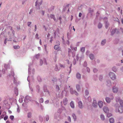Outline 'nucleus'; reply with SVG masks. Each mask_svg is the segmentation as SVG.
Returning <instances> with one entry per match:
<instances>
[{"label":"nucleus","instance_id":"nucleus-2","mask_svg":"<svg viewBox=\"0 0 123 123\" xmlns=\"http://www.w3.org/2000/svg\"><path fill=\"white\" fill-rule=\"evenodd\" d=\"M109 75L111 78L112 80H114L116 79V76L114 73L112 72H110L109 73Z\"/></svg>","mask_w":123,"mask_h":123},{"label":"nucleus","instance_id":"nucleus-49","mask_svg":"<svg viewBox=\"0 0 123 123\" xmlns=\"http://www.w3.org/2000/svg\"><path fill=\"white\" fill-rule=\"evenodd\" d=\"M72 64L71 63L70 64V67H69V68L70 69V70H71V66H72Z\"/></svg>","mask_w":123,"mask_h":123},{"label":"nucleus","instance_id":"nucleus-51","mask_svg":"<svg viewBox=\"0 0 123 123\" xmlns=\"http://www.w3.org/2000/svg\"><path fill=\"white\" fill-rule=\"evenodd\" d=\"M44 12L43 11H42V14L43 15H44Z\"/></svg>","mask_w":123,"mask_h":123},{"label":"nucleus","instance_id":"nucleus-32","mask_svg":"<svg viewBox=\"0 0 123 123\" xmlns=\"http://www.w3.org/2000/svg\"><path fill=\"white\" fill-rule=\"evenodd\" d=\"M10 118L11 120H12L14 119V116H13L11 115L10 116Z\"/></svg>","mask_w":123,"mask_h":123},{"label":"nucleus","instance_id":"nucleus-23","mask_svg":"<svg viewBox=\"0 0 123 123\" xmlns=\"http://www.w3.org/2000/svg\"><path fill=\"white\" fill-rule=\"evenodd\" d=\"M106 42V40H103L101 43V44L103 45L104 44H105Z\"/></svg>","mask_w":123,"mask_h":123},{"label":"nucleus","instance_id":"nucleus-20","mask_svg":"<svg viewBox=\"0 0 123 123\" xmlns=\"http://www.w3.org/2000/svg\"><path fill=\"white\" fill-rule=\"evenodd\" d=\"M55 88L57 91H59L60 90V88L58 85H56L55 86Z\"/></svg>","mask_w":123,"mask_h":123},{"label":"nucleus","instance_id":"nucleus-1","mask_svg":"<svg viewBox=\"0 0 123 123\" xmlns=\"http://www.w3.org/2000/svg\"><path fill=\"white\" fill-rule=\"evenodd\" d=\"M120 98H118L116 99L117 102L119 101L121 106L118 107H117L115 108V111L116 112H119L120 113H122L123 112V101L121 100H120Z\"/></svg>","mask_w":123,"mask_h":123},{"label":"nucleus","instance_id":"nucleus-55","mask_svg":"<svg viewBox=\"0 0 123 123\" xmlns=\"http://www.w3.org/2000/svg\"><path fill=\"white\" fill-rule=\"evenodd\" d=\"M105 27L106 28H107L108 27V25H107V24H106Z\"/></svg>","mask_w":123,"mask_h":123},{"label":"nucleus","instance_id":"nucleus-25","mask_svg":"<svg viewBox=\"0 0 123 123\" xmlns=\"http://www.w3.org/2000/svg\"><path fill=\"white\" fill-rule=\"evenodd\" d=\"M112 114L111 113H108L107 114V117H111V116H112Z\"/></svg>","mask_w":123,"mask_h":123},{"label":"nucleus","instance_id":"nucleus-14","mask_svg":"<svg viewBox=\"0 0 123 123\" xmlns=\"http://www.w3.org/2000/svg\"><path fill=\"white\" fill-rule=\"evenodd\" d=\"M105 100L106 102L108 103H110L111 101L110 99L108 97H107L105 98Z\"/></svg>","mask_w":123,"mask_h":123},{"label":"nucleus","instance_id":"nucleus-50","mask_svg":"<svg viewBox=\"0 0 123 123\" xmlns=\"http://www.w3.org/2000/svg\"><path fill=\"white\" fill-rule=\"evenodd\" d=\"M49 101L48 100H47L45 102L46 104L48 103L49 102Z\"/></svg>","mask_w":123,"mask_h":123},{"label":"nucleus","instance_id":"nucleus-11","mask_svg":"<svg viewBox=\"0 0 123 123\" xmlns=\"http://www.w3.org/2000/svg\"><path fill=\"white\" fill-rule=\"evenodd\" d=\"M109 122L111 123H113L115 121L114 119L113 118H111L109 119Z\"/></svg>","mask_w":123,"mask_h":123},{"label":"nucleus","instance_id":"nucleus-63","mask_svg":"<svg viewBox=\"0 0 123 123\" xmlns=\"http://www.w3.org/2000/svg\"><path fill=\"white\" fill-rule=\"evenodd\" d=\"M73 18V16L72 15L71 16V20H72Z\"/></svg>","mask_w":123,"mask_h":123},{"label":"nucleus","instance_id":"nucleus-30","mask_svg":"<svg viewBox=\"0 0 123 123\" xmlns=\"http://www.w3.org/2000/svg\"><path fill=\"white\" fill-rule=\"evenodd\" d=\"M39 102L40 103H42L43 102V98H41L39 100Z\"/></svg>","mask_w":123,"mask_h":123},{"label":"nucleus","instance_id":"nucleus-35","mask_svg":"<svg viewBox=\"0 0 123 123\" xmlns=\"http://www.w3.org/2000/svg\"><path fill=\"white\" fill-rule=\"evenodd\" d=\"M97 71L98 70L96 68H94L93 70V71L94 73H96L97 72Z\"/></svg>","mask_w":123,"mask_h":123},{"label":"nucleus","instance_id":"nucleus-56","mask_svg":"<svg viewBox=\"0 0 123 123\" xmlns=\"http://www.w3.org/2000/svg\"><path fill=\"white\" fill-rule=\"evenodd\" d=\"M120 30L123 33V29L122 28H121Z\"/></svg>","mask_w":123,"mask_h":123},{"label":"nucleus","instance_id":"nucleus-31","mask_svg":"<svg viewBox=\"0 0 123 123\" xmlns=\"http://www.w3.org/2000/svg\"><path fill=\"white\" fill-rule=\"evenodd\" d=\"M85 48L82 47L81 49V51L82 52H83L85 51Z\"/></svg>","mask_w":123,"mask_h":123},{"label":"nucleus","instance_id":"nucleus-48","mask_svg":"<svg viewBox=\"0 0 123 123\" xmlns=\"http://www.w3.org/2000/svg\"><path fill=\"white\" fill-rule=\"evenodd\" d=\"M17 111L18 112H19L20 111V110L19 108H18L17 109Z\"/></svg>","mask_w":123,"mask_h":123},{"label":"nucleus","instance_id":"nucleus-22","mask_svg":"<svg viewBox=\"0 0 123 123\" xmlns=\"http://www.w3.org/2000/svg\"><path fill=\"white\" fill-rule=\"evenodd\" d=\"M90 58L91 59L93 60L94 58V56L92 54H91L90 55Z\"/></svg>","mask_w":123,"mask_h":123},{"label":"nucleus","instance_id":"nucleus-64","mask_svg":"<svg viewBox=\"0 0 123 123\" xmlns=\"http://www.w3.org/2000/svg\"><path fill=\"white\" fill-rule=\"evenodd\" d=\"M36 30H37V29L35 28V29H34V31H36Z\"/></svg>","mask_w":123,"mask_h":123},{"label":"nucleus","instance_id":"nucleus-54","mask_svg":"<svg viewBox=\"0 0 123 123\" xmlns=\"http://www.w3.org/2000/svg\"><path fill=\"white\" fill-rule=\"evenodd\" d=\"M87 70L88 72H89L90 71V69L89 68H87Z\"/></svg>","mask_w":123,"mask_h":123},{"label":"nucleus","instance_id":"nucleus-27","mask_svg":"<svg viewBox=\"0 0 123 123\" xmlns=\"http://www.w3.org/2000/svg\"><path fill=\"white\" fill-rule=\"evenodd\" d=\"M55 6H51L50 8V11H52L54 10V8Z\"/></svg>","mask_w":123,"mask_h":123},{"label":"nucleus","instance_id":"nucleus-58","mask_svg":"<svg viewBox=\"0 0 123 123\" xmlns=\"http://www.w3.org/2000/svg\"><path fill=\"white\" fill-rule=\"evenodd\" d=\"M40 43L41 45L42 43L41 42V39H40Z\"/></svg>","mask_w":123,"mask_h":123},{"label":"nucleus","instance_id":"nucleus-61","mask_svg":"<svg viewBox=\"0 0 123 123\" xmlns=\"http://www.w3.org/2000/svg\"><path fill=\"white\" fill-rule=\"evenodd\" d=\"M7 66V65H5V68H6V67Z\"/></svg>","mask_w":123,"mask_h":123},{"label":"nucleus","instance_id":"nucleus-57","mask_svg":"<svg viewBox=\"0 0 123 123\" xmlns=\"http://www.w3.org/2000/svg\"><path fill=\"white\" fill-rule=\"evenodd\" d=\"M67 43L68 44H69V41H67Z\"/></svg>","mask_w":123,"mask_h":123},{"label":"nucleus","instance_id":"nucleus-13","mask_svg":"<svg viewBox=\"0 0 123 123\" xmlns=\"http://www.w3.org/2000/svg\"><path fill=\"white\" fill-rule=\"evenodd\" d=\"M76 88L77 90L78 91H79L80 90V86L79 85H77L76 86Z\"/></svg>","mask_w":123,"mask_h":123},{"label":"nucleus","instance_id":"nucleus-8","mask_svg":"<svg viewBox=\"0 0 123 123\" xmlns=\"http://www.w3.org/2000/svg\"><path fill=\"white\" fill-rule=\"evenodd\" d=\"M97 103L96 102L95 100H94L92 104V105L94 107H96L97 106Z\"/></svg>","mask_w":123,"mask_h":123},{"label":"nucleus","instance_id":"nucleus-12","mask_svg":"<svg viewBox=\"0 0 123 123\" xmlns=\"http://www.w3.org/2000/svg\"><path fill=\"white\" fill-rule=\"evenodd\" d=\"M28 98L29 96H27L25 97L24 100V101L25 102L27 103L28 102Z\"/></svg>","mask_w":123,"mask_h":123},{"label":"nucleus","instance_id":"nucleus-37","mask_svg":"<svg viewBox=\"0 0 123 123\" xmlns=\"http://www.w3.org/2000/svg\"><path fill=\"white\" fill-rule=\"evenodd\" d=\"M38 35L37 34L35 35V37L37 39H39V37H38Z\"/></svg>","mask_w":123,"mask_h":123},{"label":"nucleus","instance_id":"nucleus-29","mask_svg":"<svg viewBox=\"0 0 123 123\" xmlns=\"http://www.w3.org/2000/svg\"><path fill=\"white\" fill-rule=\"evenodd\" d=\"M31 114L30 113H29L28 114V118H30L31 117Z\"/></svg>","mask_w":123,"mask_h":123},{"label":"nucleus","instance_id":"nucleus-43","mask_svg":"<svg viewBox=\"0 0 123 123\" xmlns=\"http://www.w3.org/2000/svg\"><path fill=\"white\" fill-rule=\"evenodd\" d=\"M8 39L7 38L4 41V43L6 44L7 43V41H8Z\"/></svg>","mask_w":123,"mask_h":123},{"label":"nucleus","instance_id":"nucleus-33","mask_svg":"<svg viewBox=\"0 0 123 123\" xmlns=\"http://www.w3.org/2000/svg\"><path fill=\"white\" fill-rule=\"evenodd\" d=\"M8 118V117L7 116H5L4 118V119L5 120H6Z\"/></svg>","mask_w":123,"mask_h":123},{"label":"nucleus","instance_id":"nucleus-6","mask_svg":"<svg viewBox=\"0 0 123 123\" xmlns=\"http://www.w3.org/2000/svg\"><path fill=\"white\" fill-rule=\"evenodd\" d=\"M79 107L80 108H82L83 107V105L82 102L80 101L78 103Z\"/></svg>","mask_w":123,"mask_h":123},{"label":"nucleus","instance_id":"nucleus-45","mask_svg":"<svg viewBox=\"0 0 123 123\" xmlns=\"http://www.w3.org/2000/svg\"><path fill=\"white\" fill-rule=\"evenodd\" d=\"M82 14L81 12L79 13V17H81L82 16Z\"/></svg>","mask_w":123,"mask_h":123},{"label":"nucleus","instance_id":"nucleus-44","mask_svg":"<svg viewBox=\"0 0 123 123\" xmlns=\"http://www.w3.org/2000/svg\"><path fill=\"white\" fill-rule=\"evenodd\" d=\"M102 79V77L101 76H100L99 77V79L100 80H101Z\"/></svg>","mask_w":123,"mask_h":123},{"label":"nucleus","instance_id":"nucleus-17","mask_svg":"<svg viewBox=\"0 0 123 123\" xmlns=\"http://www.w3.org/2000/svg\"><path fill=\"white\" fill-rule=\"evenodd\" d=\"M76 77L78 79H80L81 78V75L79 73H77L76 74Z\"/></svg>","mask_w":123,"mask_h":123},{"label":"nucleus","instance_id":"nucleus-52","mask_svg":"<svg viewBox=\"0 0 123 123\" xmlns=\"http://www.w3.org/2000/svg\"><path fill=\"white\" fill-rule=\"evenodd\" d=\"M49 120V117H48L46 118V120L47 121H48Z\"/></svg>","mask_w":123,"mask_h":123},{"label":"nucleus","instance_id":"nucleus-15","mask_svg":"<svg viewBox=\"0 0 123 123\" xmlns=\"http://www.w3.org/2000/svg\"><path fill=\"white\" fill-rule=\"evenodd\" d=\"M70 105L71 107L72 108H74V104L73 102L72 101L70 104Z\"/></svg>","mask_w":123,"mask_h":123},{"label":"nucleus","instance_id":"nucleus-60","mask_svg":"<svg viewBox=\"0 0 123 123\" xmlns=\"http://www.w3.org/2000/svg\"><path fill=\"white\" fill-rule=\"evenodd\" d=\"M118 10L119 11L120 10V7H118Z\"/></svg>","mask_w":123,"mask_h":123},{"label":"nucleus","instance_id":"nucleus-41","mask_svg":"<svg viewBox=\"0 0 123 123\" xmlns=\"http://www.w3.org/2000/svg\"><path fill=\"white\" fill-rule=\"evenodd\" d=\"M31 22H29L28 23V25L29 26L31 24Z\"/></svg>","mask_w":123,"mask_h":123},{"label":"nucleus","instance_id":"nucleus-3","mask_svg":"<svg viewBox=\"0 0 123 123\" xmlns=\"http://www.w3.org/2000/svg\"><path fill=\"white\" fill-rule=\"evenodd\" d=\"M58 44L57 45H55L54 46V49H55L57 50V51H59L60 50V48L59 47V45L60 44V43L59 41H57Z\"/></svg>","mask_w":123,"mask_h":123},{"label":"nucleus","instance_id":"nucleus-40","mask_svg":"<svg viewBox=\"0 0 123 123\" xmlns=\"http://www.w3.org/2000/svg\"><path fill=\"white\" fill-rule=\"evenodd\" d=\"M43 63V61L41 60H40V65H42Z\"/></svg>","mask_w":123,"mask_h":123},{"label":"nucleus","instance_id":"nucleus-9","mask_svg":"<svg viewBox=\"0 0 123 123\" xmlns=\"http://www.w3.org/2000/svg\"><path fill=\"white\" fill-rule=\"evenodd\" d=\"M67 102L68 100L66 98H65L63 100V103L65 105H66L67 104Z\"/></svg>","mask_w":123,"mask_h":123},{"label":"nucleus","instance_id":"nucleus-36","mask_svg":"<svg viewBox=\"0 0 123 123\" xmlns=\"http://www.w3.org/2000/svg\"><path fill=\"white\" fill-rule=\"evenodd\" d=\"M39 56L40 55L39 54H38L36 55L35 56L36 58L37 59L39 57Z\"/></svg>","mask_w":123,"mask_h":123},{"label":"nucleus","instance_id":"nucleus-16","mask_svg":"<svg viewBox=\"0 0 123 123\" xmlns=\"http://www.w3.org/2000/svg\"><path fill=\"white\" fill-rule=\"evenodd\" d=\"M70 92L72 94H75L76 95H77L78 94V93L76 91H73L71 90Z\"/></svg>","mask_w":123,"mask_h":123},{"label":"nucleus","instance_id":"nucleus-10","mask_svg":"<svg viewBox=\"0 0 123 123\" xmlns=\"http://www.w3.org/2000/svg\"><path fill=\"white\" fill-rule=\"evenodd\" d=\"M98 105L100 108H101L103 106V102L101 101H99L98 102Z\"/></svg>","mask_w":123,"mask_h":123},{"label":"nucleus","instance_id":"nucleus-53","mask_svg":"<svg viewBox=\"0 0 123 123\" xmlns=\"http://www.w3.org/2000/svg\"><path fill=\"white\" fill-rule=\"evenodd\" d=\"M4 115H1V116H0V117L2 118L3 117H4Z\"/></svg>","mask_w":123,"mask_h":123},{"label":"nucleus","instance_id":"nucleus-26","mask_svg":"<svg viewBox=\"0 0 123 123\" xmlns=\"http://www.w3.org/2000/svg\"><path fill=\"white\" fill-rule=\"evenodd\" d=\"M72 116L74 119V120L75 121L76 119V116L74 114H72Z\"/></svg>","mask_w":123,"mask_h":123},{"label":"nucleus","instance_id":"nucleus-39","mask_svg":"<svg viewBox=\"0 0 123 123\" xmlns=\"http://www.w3.org/2000/svg\"><path fill=\"white\" fill-rule=\"evenodd\" d=\"M60 66L61 68H64L65 67L64 66L61 64H60Z\"/></svg>","mask_w":123,"mask_h":123},{"label":"nucleus","instance_id":"nucleus-34","mask_svg":"<svg viewBox=\"0 0 123 123\" xmlns=\"http://www.w3.org/2000/svg\"><path fill=\"white\" fill-rule=\"evenodd\" d=\"M85 93L86 95H87L89 94V92L87 90H86L85 91Z\"/></svg>","mask_w":123,"mask_h":123},{"label":"nucleus","instance_id":"nucleus-19","mask_svg":"<svg viewBox=\"0 0 123 123\" xmlns=\"http://www.w3.org/2000/svg\"><path fill=\"white\" fill-rule=\"evenodd\" d=\"M50 17L51 18H53L55 21V20L56 19L54 15L51 14L50 15Z\"/></svg>","mask_w":123,"mask_h":123},{"label":"nucleus","instance_id":"nucleus-24","mask_svg":"<svg viewBox=\"0 0 123 123\" xmlns=\"http://www.w3.org/2000/svg\"><path fill=\"white\" fill-rule=\"evenodd\" d=\"M14 48L15 49H19L20 48V47L18 46H13Z\"/></svg>","mask_w":123,"mask_h":123},{"label":"nucleus","instance_id":"nucleus-21","mask_svg":"<svg viewBox=\"0 0 123 123\" xmlns=\"http://www.w3.org/2000/svg\"><path fill=\"white\" fill-rule=\"evenodd\" d=\"M116 29H113L111 32V35H113L116 31Z\"/></svg>","mask_w":123,"mask_h":123},{"label":"nucleus","instance_id":"nucleus-4","mask_svg":"<svg viewBox=\"0 0 123 123\" xmlns=\"http://www.w3.org/2000/svg\"><path fill=\"white\" fill-rule=\"evenodd\" d=\"M118 90L117 88L114 86L113 88V91L114 93H117Z\"/></svg>","mask_w":123,"mask_h":123},{"label":"nucleus","instance_id":"nucleus-7","mask_svg":"<svg viewBox=\"0 0 123 123\" xmlns=\"http://www.w3.org/2000/svg\"><path fill=\"white\" fill-rule=\"evenodd\" d=\"M103 110L106 113L108 112L109 111L108 108L107 107H104L103 108Z\"/></svg>","mask_w":123,"mask_h":123},{"label":"nucleus","instance_id":"nucleus-47","mask_svg":"<svg viewBox=\"0 0 123 123\" xmlns=\"http://www.w3.org/2000/svg\"><path fill=\"white\" fill-rule=\"evenodd\" d=\"M66 61L67 62V63L68 64H70V62L68 60H67Z\"/></svg>","mask_w":123,"mask_h":123},{"label":"nucleus","instance_id":"nucleus-5","mask_svg":"<svg viewBox=\"0 0 123 123\" xmlns=\"http://www.w3.org/2000/svg\"><path fill=\"white\" fill-rule=\"evenodd\" d=\"M42 1H41L40 2H39V1L38 0H37L36 2V6H38V7H39V5H41V4H42Z\"/></svg>","mask_w":123,"mask_h":123},{"label":"nucleus","instance_id":"nucleus-46","mask_svg":"<svg viewBox=\"0 0 123 123\" xmlns=\"http://www.w3.org/2000/svg\"><path fill=\"white\" fill-rule=\"evenodd\" d=\"M32 11H33L32 9H31L30 11L29 12V13L30 14H31V12H32Z\"/></svg>","mask_w":123,"mask_h":123},{"label":"nucleus","instance_id":"nucleus-38","mask_svg":"<svg viewBox=\"0 0 123 123\" xmlns=\"http://www.w3.org/2000/svg\"><path fill=\"white\" fill-rule=\"evenodd\" d=\"M68 120L70 122H71V120L70 117H68Z\"/></svg>","mask_w":123,"mask_h":123},{"label":"nucleus","instance_id":"nucleus-18","mask_svg":"<svg viewBox=\"0 0 123 123\" xmlns=\"http://www.w3.org/2000/svg\"><path fill=\"white\" fill-rule=\"evenodd\" d=\"M100 118L102 120H104L105 119V117L104 115L102 114L101 115Z\"/></svg>","mask_w":123,"mask_h":123},{"label":"nucleus","instance_id":"nucleus-62","mask_svg":"<svg viewBox=\"0 0 123 123\" xmlns=\"http://www.w3.org/2000/svg\"><path fill=\"white\" fill-rule=\"evenodd\" d=\"M59 19L60 20H61L62 19V18L61 17H60L59 18Z\"/></svg>","mask_w":123,"mask_h":123},{"label":"nucleus","instance_id":"nucleus-28","mask_svg":"<svg viewBox=\"0 0 123 123\" xmlns=\"http://www.w3.org/2000/svg\"><path fill=\"white\" fill-rule=\"evenodd\" d=\"M102 26V25L100 23H99L98 25V27L99 28H101Z\"/></svg>","mask_w":123,"mask_h":123},{"label":"nucleus","instance_id":"nucleus-59","mask_svg":"<svg viewBox=\"0 0 123 123\" xmlns=\"http://www.w3.org/2000/svg\"><path fill=\"white\" fill-rule=\"evenodd\" d=\"M89 52L88 51H87L86 52V54L87 55H88V53H89Z\"/></svg>","mask_w":123,"mask_h":123},{"label":"nucleus","instance_id":"nucleus-42","mask_svg":"<svg viewBox=\"0 0 123 123\" xmlns=\"http://www.w3.org/2000/svg\"><path fill=\"white\" fill-rule=\"evenodd\" d=\"M55 70L56 71H58L59 70V69L57 68V66H56V67L55 68Z\"/></svg>","mask_w":123,"mask_h":123}]
</instances>
